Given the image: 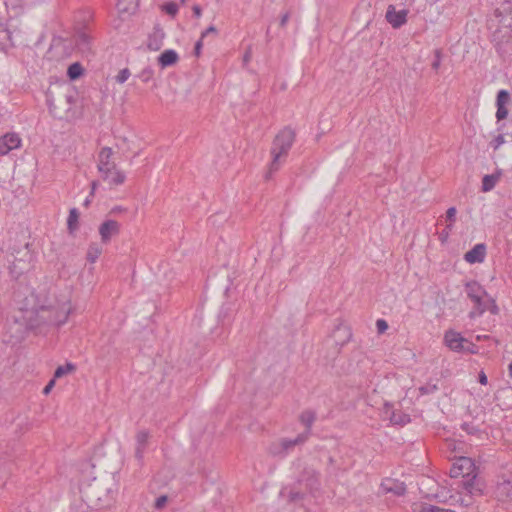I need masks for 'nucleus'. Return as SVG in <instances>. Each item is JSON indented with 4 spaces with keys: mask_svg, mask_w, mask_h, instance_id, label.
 Instances as JSON below:
<instances>
[{
    "mask_svg": "<svg viewBox=\"0 0 512 512\" xmlns=\"http://www.w3.org/2000/svg\"><path fill=\"white\" fill-rule=\"evenodd\" d=\"M450 477L458 478L462 477L461 485L469 494L468 499L460 498L459 501L463 506L471 505L472 496H479L483 493V484L477 480L476 467L473 460L469 457H459L457 458L451 469H450Z\"/></svg>",
    "mask_w": 512,
    "mask_h": 512,
    "instance_id": "obj_1",
    "label": "nucleus"
},
{
    "mask_svg": "<svg viewBox=\"0 0 512 512\" xmlns=\"http://www.w3.org/2000/svg\"><path fill=\"white\" fill-rule=\"evenodd\" d=\"M30 298L31 301H29L23 309L31 310L36 313L47 311L50 323L57 326L65 324L69 315L74 311L71 297L68 294H61L56 297L47 307L35 301L36 296L33 292L31 293Z\"/></svg>",
    "mask_w": 512,
    "mask_h": 512,
    "instance_id": "obj_2",
    "label": "nucleus"
},
{
    "mask_svg": "<svg viewBox=\"0 0 512 512\" xmlns=\"http://www.w3.org/2000/svg\"><path fill=\"white\" fill-rule=\"evenodd\" d=\"M295 139V133L290 128L281 130L272 143L271 147V162L265 174V179L269 180L272 175L277 172L280 167L285 163L288 152L291 149Z\"/></svg>",
    "mask_w": 512,
    "mask_h": 512,
    "instance_id": "obj_3",
    "label": "nucleus"
},
{
    "mask_svg": "<svg viewBox=\"0 0 512 512\" xmlns=\"http://www.w3.org/2000/svg\"><path fill=\"white\" fill-rule=\"evenodd\" d=\"M112 156V148L103 147L98 154L97 169L105 182L111 186H118L125 182L126 175L117 168Z\"/></svg>",
    "mask_w": 512,
    "mask_h": 512,
    "instance_id": "obj_4",
    "label": "nucleus"
},
{
    "mask_svg": "<svg viewBox=\"0 0 512 512\" xmlns=\"http://www.w3.org/2000/svg\"><path fill=\"white\" fill-rule=\"evenodd\" d=\"M12 260L10 262V273L14 277H19L25 271H27L33 261V255L29 250V245L26 243L18 248H13L11 251Z\"/></svg>",
    "mask_w": 512,
    "mask_h": 512,
    "instance_id": "obj_5",
    "label": "nucleus"
},
{
    "mask_svg": "<svg viewBox=\"0 0 512 512\" xmlns=\"http://www.w3.org/2000/svg\"><path fill=\"white\" fill-rule=\"evenodd\" d=\"M465 292L468 298L474 303L473 310L469 313L470 318L481 316L487 310V292L476 281L466 283Z\"/></svg>",
    "mask_w": 512,
    "mask_h": 512,
    "instance_id": "obj_6",
    "label": "nucleus"
},
{
    "mask_svg": "<svg viewBox=\"0 0 512 512\" xmlns=\"http://www.w3.org/2000/svg\"><path fill=\"white\" fill-rule=\"evenodd\" d=\"M300 421L306 426V431L298 435L295 439H283L281 445L284 450H288L291 447L303 443L307 440L310 434V428L315 421V413L313 411H304L300 416Z\"/></svg>",
    "mask_w": 512,
    "mask_h": 512,
    "instance_id": "obj_7",
    "label": "nucleus"
},
{
    "mask_svg": "<svg viewBox=\"0 0 512 512\" xmlns=\"http://www.w3.org/2000/svg\"><path fill=\"white\" fill-rule=\"evenodd\" d=\"M467 339L455 330H447L444 334V344L453 352H464V345Z\"/></svg>",
    "mask_w": 512,
    "mask_h": 512,
    "instance_id": "obj_8",
    "label": "nucleus"
},
{
    "mask_svg": "<svg viewBox=\"0 0 512 512\" xmlns=\"http://www.w3.org/2000/svg\"><path fill=\"white\" fill-rule=\"evenodd\" d=\"M22 140L15 132H8L0 137V156H5L9 152L21 147Z\"/></svg>",
    "mask_w": 512,
    "mask_h": 512,
    "instance_id": "obj_9",
    "label": "nucleus"
},
{
    "mask_svg": "<svg viewBox=\"0 0 512 512\" xmlns=\"http://www.w3.org/2000/svg\"><path fill=\"white\" fill-rule=\"evenodd\" d=\"M103 495H95L96 499L91 501L93 508L96 510L107 509L113 506L116 497V489L113 487H105Z\"/></svg>",
    "mask_w": 512,
    "mask_h": 512,
    "instance_id": "obj_10",
    "label": "nucleus"
},
{
    "mask_svg": "<svg viewBox=\"0 0 512 512\" xmlns=\"http://www.w3.org/2000/svg\"><path fill=\"white\" fill-rule=\"evenodd\" d=\"M407 14L406 9L397 11L393 5H389L385 17L393 28H400L407 22Z\"/></svg>",
    "mask_w": 512,
    "mask_h": 512,
    "instance_id": "obj_11",
    "label": "nucleus"
},
{
    "mask_svg": "<svg viewBox=\"0 0 512 512\" xmlns=\"http://www.w3.org/2000/svg\"><path fill=\"white\" fill-rule=\"evenodd\" d=\"M120 231V224L116 220H106L99 227V234L103 243H107Z\"/></svg>",
    "mask_w": 512,
    "mask_h": 512,
    "instance_id": "obj_12",
    "label": "nucleus"
},
{
    "mask_svg": "<svg viewBox=\"0 0 512 512\" xmlns=\"http://www.w3.org/2000/svg\"><path fill=\"white\" fill-rule=\"evenodd\" d=\"M486 256V246L483 243L476 244L465 253L464 260L469 264L482 263Z\"/></svg>",
    "mask_w": 512,
    "mask_h": 512,
    "instance_id": "obj_13",
    "label": "nucleus"
},
{
    "mask_svg": "<svg viewBox=\"0 0 512 512\" xmlns=\"http://www.w3.org/2000/svg\"><path fill=\"white\" fill-rule=\"evenodd\" d=\"M150 438V434L147 430H139L136 434V447H135V457L138 461H142L144 454L146 452L148 441Z\"/></svg>",
    "mask_w": 512,
    "mask_h": 512,
    "instance_id": "obj_14",
    "label": "nucleus"
},
{
    "mask_svg": "<svg viewBox=\"0 0 512 512\" xmlns=\"http://www.w3.org/2000/svg\"><path fill=\"white\" fill-rule=\"evenodd\" d=\"M510 100V95L506 90H500L497 94L496 100V119L497 121L504 120L508 116V109L506 108V104Z\"/></svg>",
    "mask_w": 512,
    "mask_h": 512,
    "instance_id": "obj_15",
    "label": "nucleus"
},
{
    "mask_svg": "<svg viewBox=\"0 0 512 512\" xmlns=\"http://www.w3.org/2000/svg\"><path fill=\"white\" fill-rule=\"evenodd\" d=\"M382 491L386 493H393L395 495H403L406 491V487L402 482H398L392 479H386L381 483Z\"/></svg>",
    "mask_w": 512,
    "mask_h": 512,
    "instance_id": "obj_16",
    "label": "nucleus"
},
{
    "mask_svg": "<svg viewBox=\"0 0 512 512\" xmlns=\"http://www.w3.org/2000/svg\"><path fill=\"white\" fill-rule=\"evenodd\" d=\"M502 176V171L497 170L496 172L492 174H487L482 179V191L483 192H489L494 189L496 184L499 182L500 178Z\"/></svg>",
    "mask_w": 512,
    "mask_h": 512,
    "instance_id": "obj_17",
    "label": "nucleus"
},
{
    "mask_svg": "<svg viewBox=\"0 0 512 512\" xmlns=\"http://www.w3.org/2000/svg\"><path fill=\"white\" fill-rule=\"evenodd\" d=\"M90 36L85 31H79L74 36L75 46L81 52H87L90 50Z\"/></svg>",
    "mask_w": 512,
    "mask_h": 512,
    "instance_id": "obj_18",
    "label": "nucleus"
},
{
    "mask_svg": "<svg viewBox=\"0 0 512 512\" xmlns=\"http://www.w3.org/2000/svg\"><path fill=\"white\" fill-rule=\"evenodd\" d=\"M178 60V54L175 50L168 49L162 52L158 57V63L162 68L175 64Z\"/></svg>",
    "mask_w": 512,
    "mask_h": 512,
    "instance_id": "obj_19",
    "label": "nucleus"
},
{
    "mask_svg": "<svg viewBox=\"0 0 512 512\" xmlns=\"http://www.w3.org/2000/svg\"><path fill=\"white\" fill-rule=\"evenodd\" d=\"M496 495L502 499H512V480L503 479L502 481L498 482L496 486Z\"/></svg>",
    "mask_w": 512,
    "mask_h": 512,
    "instance_id": "obj_20",
    "label": "nucleus"
},
{
    "mask_svg": "<svg viewBox=\"0 0 512 512\" xmlns=\"http://www.w3.org/2000/svg\"><path fill=\"white\" fill-rule=\"evenodd\" d=\"M413 512H455L451 509H443L424 502H414L411 506Z\"/></svg>",
    "mask_w": 512,
    "mask_h": 512,
    "instance_id": "obj_21",
    "label": "nucleus"
},
{
    "mask_svg": "<svg viewBox=\"0 0 512 512\" xmlns=\"http://www.w3.org/2000/svg\"><path fill=\"white\" fill-rule=\"evenodd\" d=\"M280 499L282 501H287L289 505L297 504L300 499H302V494L299 492H293L288 487H284L279 493Z\"/></svg>",
    "mask_w": 512,
    "mask_h": 512,
    "instance_id": "obj_22",
    "label": "nucleus"
},
{
    "mask_svg": "<svg viewBox=\"0 0 512 512\" xmlns=\"http://www.w3.org/2000/svg\"><path fill=\"white\" fill-rule=\"evenodd\" d=\"M163 33L160 30L154 31L148 38L147 46L152 51L159 50L163 45Z\"/></svg>",
    "mask_w": 512,
    "mask_h": 512,
    "instance_id": "obj_23",
    "label": "nucleus"
},
{
    "mask_svg": "<svg viewBox=\"0 0 512 512\" xmlns=\"http://www.w3.org/2000/svg\"><path fill=\"white\" fill-rule=\"evenodd\" d=\"M79 212L76 208H72L69 211L67 219V228L70 233L75 232L78 229Z\"/></svg>",
    "mask_w": 512,
    "mask_h": 512,
    "instance_id": "obj_24",
    "label": "nucleus"
},
{
    "mask_svg": "<svg viewBox=\"0 0 512 512\" xmlns=\"http://www.w3.org/2000/svg\"><path fill=\"white\" fill-rule=\"evenodd\" d=\"M138 0H117L116 7L119 12H130L137 6Z\"/></svg>",
    "mask_w": 512,
    "mask_h": 512,
    "instance_id": "obj_25",
    "label": "nucleus"
},
{
    "mask_svg": "<svg viewBox=\"0 0 512 512\" xmlns=\"http://www.w3.org/2000/svg\"><path fill=\"white\" fill-rule=\"evenodd\" d=\"M305 473L307 474V477L306 478L303 477L299 481L300 482L305 481L307 488H309L310 490L316 489L318 486V478H317L314 470H307Z\"/></svg>",
    "mask_w": 512,
    "mask_h": 512,
    "instance_id": "obj_26",
    "label": "nucleus"
},
{
    "mask_svg": "<svg viewBox=\"0 0 512 512\" xmlns=\"http://www.w3.org/2000/svg\"><path fill=\"white\" fill-rule=\"evenodd\" d=\"M83 73V68L80 63H72L67 70V75L71 80L79 78Z\"/></svg>",
    "mask_w": 512,
    "mask_h": 512,
    "instance_id": "obj_27",
    "label": "nucleus"
},
{
    "mask_svg": "<svg viewBox=\"0 0 512 512\" xmlns=\"http://www.w3.org/2000/svg\"><path fill=\"white\" fill-rule=\"evenodd\" d=\"M102 253V249L97 244H91L87 251V260L90 263H95Z\"/></svg>",
    "mask_w": 512,
    "mask_h": 512,
    "instance_id": "obj_28",
    "label": "nucleus"
},
{
    "mask_svg": "<svg viewBox=\"0 0 512 512\" xmlns=\"http://www.w3.org/2000/svg\"><path fill=\"white\" fill-rule=\"evenodd\" d=\"M75 370V365L72 363H66L65 365H61L57 367L54 372V379L61 378L64 375H67Z\"/></svg>",
    "mask_w": 512,
    "mask_h": 512,
    "instance_id": "obj_29",
    "label": "nucleus"
},
{
    "mask_svg": "<svg viewBox=\"0 0 512 512\" xmlns=\"http://www.w3.org/2000/svg\"><path fill=\"white\" fill-rule=\"evenodd\" d=\"M390 422L393 424V425H405L407 423L410 422V417L407 415V414H403V413H392L391 417H390Z\"/></svg>",
    "mask_w": 512,
    "mask_h": 512,
    "instance_id": "obj_30",
    "label": "nucleus"
},
{
    "mask_svg": "<svg viewBox=\"0 0 512 512\" xmlns=\"http://www.w3.org/2000/svg\"><path fill=\"white\" fill-rule=\"evenodd\" d=\"M154 75V71L150 66H147L143 68L140 73L137 75V77L144 83L149 82Z\"/></svg>",
    "mask_w": 512,
    "mask_h": 512,
    "instance_id": "obj_31",
    "label": "nucleus"
},
{
    "mask_svg": "<svg viewBox=\"0 0 512 512\" xmlns=\"http://www.w3.org/2000/svg\"><path fill=\"white\" fill-rule=\"evenodd\" d=\"M11 40L10 31L4 26L0 25V47H5L8 42Z\"/></svg>",
    "mask_w": 512,
    "mask_h": 512,
    "instance_id": "obj_32",
    "label": "nucleus"
},
{
    "mask_svg": "<svg viewBox=\"0 0 512 512\" xmlns=\"http://www.w3.org/2000/svg\"><path fill=\"white\" fill-rule=\"evenodd\" d=\"M456 213H457V210L455 207H450L446 211V219L450 222V224L447 225V227H446L448 230H451L452 224H453V222H455Z\"/></svg>",
    "mask_w": 512,
    "mask_h": 512,
    "instance_id": "obj_33",
    "label": "nucleus"
},
{
    "mask_svg": "<svg viewBox=\"0 0 512 512\" xmlns=\"http://www.w3.org/2000/svg\"><path fill=\"white\" fill-rule=\"evenodd\" d=\"M130 75H131L130 70L128 68H124V69L120 70L119 73L117 74L116 81L119 84H123L124 82H126L129 79Z\"/></svg>",
    "mask_w": 512,
    "mask_h": 512,
    "instance_id": "obj_34",
    "label": "nucleus"
},
{
    "mask_svg": "<svg viewBox=\"0 0 512 512\" xmlns=\"http://www.w3.org/2000/svg\"><path fill=\"white\" fill-rule=\"evenodd\" d=\"M437 389V385L435 384H426L419 388V392L421 395H427L434 393Z\"/></svg>",
    "mask_w": 512,
    "mask_h": 512,
    "instance_id": "obj_35",
    "label": "nucleus"
},
{
    "mask_svg": "<svg viewBox=\"0 0 512 512\" xmlns=\"http://www.w3.org/2000/svg\"><path fill=\"white\" fill-rule=\"evenodd\" d=\"M163 9L167 14L174 16L177 14L179 8L176 3H167L164 5Z\"/></svg>",
    "mask_w": 512,
    "mask_h": 512,
    "instance_id": "obj_36",
    "label": "nucleus"
},
{
    "mask_svg": "<svg viewBox=\"0 0 512 512\" xmlns=\"http://www.w3.org/2000/svg\"><path fill=\"white\" fill-rule=\"evenodd\" d=\"M463 353L476 354L478 353V347L467 339V343L464 345Z\"/></svg>",
    "mask_w": 512,
    "mask_h": 512,
    "instance_id": "obj_37",
    "label": "nucleus"
},
{
    "mask_svg": "<svg viewBox=\"0 0 512 512\" xmlns=\"http://www.w3.org/2000/svg\"><path fill=\"white\" fill-rule=\"evenodd\" d=\"M504 142V136L499 134L493 139V141L491 142V146L493 147L494 150H497L502 144H504Z\"/></svg>",
    "mask_w": 512,
    "mask_h": 512,
    "instance_id": "obj_38",
    "label": "nucleus"
},
{
    "mask_svg": "<svg viewBox=\"0 0 512 512\" xmlns=\"http://www.w3.org/2000/svg\"><path fill=\"white\" fill-rule=\"evenodd\" d=\"M376 328L378 333L382 334L388 329V324L384 319H378L376 321Z\"/></svg>",
    "mask_w": 512,
    "mask_h": 512,
    "instance_id": "obj_39",
    "label": "nucleus"
},
{
    "mask_svg": "<svg viewBox=\"0 0 512 512\" xmlns=\"http://www.w3.org/2000/svg\"><path fill=\"white\" fill-rule=\"evenodd\" d=\"M167 503V496L161 495L155 501V508L162 509Z\"/></svg>",
    "mask_w": 512,
    "mask_h": 512,
    "instance_id": "obj_40",
    "label": "nucleus"
},
{
    "mask_svg": "<svg viewBox=\"0 0 512 512\" xmlns=\"http://www.w3.org/2000/svg\"><path fill=\"white\" fill-rule=\"evenodd\" d=\"M55 385V379H51L43 389V393L48 395Z\"/></svg>",
    "mask_w": 512,
    "mask_h": 512,
    "instance_id": "obj_41",
    "label": "nucleus"
},
{
    "mask_svg": "<svg viewBox=\"0 0 512 512\" xmlns=\"http://www.w3.org/2000/svg\"><path fill=\"white\" fill-rule=\"evenodd\" d=\"M202 46H203V38H200L196 44H195V47H194V52L196 54V56H199L200 53H201V49H202Z\"/></svg>",
    "mask_w": 512,
    "mask_h": 512,
    "instance_id": "obj_42",
    "label": "nucleus"
},
{
    "mask_svg": "<svg viewBox=\"0 0 512 512\" xmlns=\"http://www.w3.org/2000/svg\"><path fill=\"white\" fill-rule=\"evenodd\" d=\"M210 33H214V34L217 33V30L214 26H209L205 31H203L201 34V38L204 39Z\"/></svg>",
    "mask_w": 512,
    "mask_h": 512,
    "instance_id": "obj_43",
    "label": "nucleus"
},
{
    "mask_svg": "<svg viewBox=\"0 0 512 512\" xmlns=\"http://www.w3.org/2000/svg\"><path fill=\"white\" fill-rule=\"evenodd\" d=\"M440 63H441L440 51H436V58H435V60L432 63V67L434 69H438L439 66H440Z\"/></svg>",
    "mask_w": 512,
    "mask_h": 512,
    "instance_id": "obj_44",
    "label": "nucleus"
},
{
    "mask_svg": "<svg viewBox=\"0 0 512 512\" xmlns=\"http://www.w3.org/2000/svg\"><path fill=\"white\" fill-rule=\"evenodd\" d=\"M479 382L482 385H486L488 383L487 376H486V374L483 371H481L479 373Z\"/></svg>",
    "mask_w": 512,
    "mask_h": 512,
    "instance_id": "obj_45",
    "label": "nucleus"
},
{
    "mask_svg": "<svg viewBox=\"0 0 512 512\" xmlns=\"http://www.w3.org/2000/svg\"><path fill=\"white\" fill-rule=\"evenodd\" d=\"M192 9H193V13H194V15H195L197 18H200V17H201V14H202V10H201L200 6H199V5H194Z\"/></svg>",
    "mask_w": 512,
    "mask_h": 512,
    "instance_id": "obj_46",
    "label": "nucleus"
},
{
    "mask_svg": "<svg viewBox=\"0 0 512 512\" xmlns=\"http://www.w3.org/2000/svg\"><path fill=\"white\" fill-rule=\"evenodd\" d=\"M336 332H343L345 334V336H347V337L351 336L349 329L346 327H338Z\"/></svg>",
    "mask_w": 512,
    "mask_h": 512,
    "instance_id": "obj_47",
    "label": "nucleus"
},
{
    "mask_svg": "<svg viewBox=\"0 0 512 512\" xmlns=\"http://www.w3.org/2000/svg\"><path fill=\"white\" fill-rule=\"evenodd\" d=\"M251 60V51L248 50L243 56V62L247 64Z\"/></svg>",
    "mask_w": 512,
    "mask_h": 512,
    "instance_id": "obj_48",
    "label": "nucleus"
},
{
    "mask_svg": "<svg viewBox=\"0 0 512 512\" xmlns=\"http://www.w3.org/2000/svg\"><path fill=\"white\" fill-rule=\"evenodd\" d=\"M288 20H289V14L286 13L281 17L280 25L285 26L287 24Z\"/></svg>",
    "mask_w": 512,
    "mask_h": 512,
    "instance_id": "obj_49",
    "label": "nucleus"
},
{
    "mask_svg": "<svg viewBox=\"0 0 512 512\" xmlns=\"http://www.w3.org/2000/svg\"><path fill=\"white\" fill-rule=\"evenodd\" d=\"M508 376L512 379V362L508 365Z\"/></svg>",
    "mask_w": 512,
    "mask_h": 512,
    "instance_id": "obj_50",
    "label": "nucleus"
},
{
    "mask_svg": "<svg viewBox=\"0 0 512 512\" xmlns=\"http://www.w3.org/2000/svg\"><path fill=\"white\" fill-rule=\"evenodd\" d=\"M296 512H307L305 507L303 505H300L297 507V511Z\"/></svg>",
    "mask_w": 512,
    "mask_h": 512,
    "instance_id": "obj_51",
    "label": "nucleus"
},
{
    "mask_svg": "<svg viewBox=\"0 0 512 512\" xmlns=\"http://www.w3.org/2000/svg\"><path fill=\"white\" fill-rule=\"evenodd\" d=\"M96 186H97V183H96V182H93V184H92V189H93V190H95Z\"/></svg>",
    "mask_w": 512,
    "mask_h": 512,
    "instance_id": "obj_52",
    "label": "nucleus"
},
{
    "mask_svg": "<svg viewBox=\"0 0 512 512\" xmlns=\"http://www.w3.org/2000/svg\"><path fill=\"white\" fill-rule=\"evenodd\" d=\"M90 512H92V511H90Z\"/></svg>",
    "mask_w": 512,
    "mask_h": 512,
    "instance_id": "obj_53",
    "label": "nucleus"
}]
</instances>
